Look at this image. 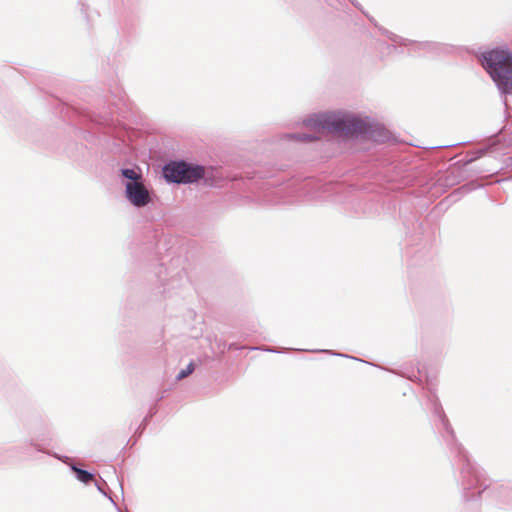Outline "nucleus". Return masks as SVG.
<instances>
[{
	"label": "nucleus",
	"instance_id": "nucleus-7",
	"mask_svg": "<svg viewBox=\"0 0 512 512\" xmlns=\"http://www.w3.org/2000/svg\"><path fill=\"white\" fill-rule=\"evenodd\" d=\"M492 497L499 505V507L504 509H512V486L510 485H500L496 488H493Z\"/></svg>",
	"mask_w": 512,
	"mask_h": 512
},
{
	"label": "nucleus",
	"instance_id": "nucleus-3",
	"mask_svg": "<svg viewBox=\"0 0 512 512\" xmlns=\"http://www.w3.org/2000/svg\"><path fill=\"white\" fill-rule=\"evenodd\" d=\"M480 62L499 92L512 95V52L508 48L496 47L483 52Z\"/></svg>",
	"mask_w": 512,
	"mask_h": 512
},
{
	"label": "nucleus",
	"instance_id": "nucleus-12",
	"mask_svg": "<svg viewBox=\"0 0 512 512\" xmlns=\"http://www.w3.org/2000/svg\"><path fill=\"white\" fill-rule=\"evenodd\" d=\"M285 137L287 139H293L299 142H311L318 139L316 135L309 134V133H289L286 134Z\"/></svg>",
	"mask_w": 512,
	"mask_h": 512
},
{
	"label": "nucleus",
	"instance_id": "nucleus-17",
	"mask_svg": "<svg viewBox=\"0 0 512 512\" xmlns=\"http://www.w3.org/2000/svg\"><path fill=\"white\" fill-rule=\"evenodd\" d=\"M312 352H323V353H327V354H331V355H335V356H340V357H345V358H351V359H357L355 357H351V356H348L346 354H343V353H336V352H333L332 350H311Z\"/></svg>",
	"mask_w": 512,
	"mask_h": 512
},
{
	"label": "nucleus",
	"instance_id": "nucleus-26",
	"mask_svg": "<svg viewBox=\"0 0 512 512\" xmlns=\"http://www.w3.org/2000/svg\"><path fill=\"white\" fill-rule=\"evenodd\" d=\"M23 447H13L10 449L11 452H20V450L22 449Z\"/></svg>",
	"mask_w": 512,
	"mask_h": 512
},
{
	"label": "nucleus",
	"instance_id": "nucleus-2",
	"mask_svg": "<svg viewBox=\"0 0 512 512\" xmlns=\"http://www.w3.org/2000/svg\"><path fill=\"white\" fill-rule=\"evenodd\" d=\"M304 124L311 128L323 129L352 138H363L375 143H385L391 139L390 131L375 121H366L357 116L340 113L315 114L305 119Z\"/></svg>",
	"mask_w": 512,
	"mask_h": 512
},
{
	"label": "nucleus",
	"instance_id": "nucleus-24",
	"mask_svg": "<svg viewBox=\"0 0 512 512\" xmlns=\"http://www.w3.org/2000/svg\"><path fill=\"white\" fill-rule=\"evenodd\" d=\"M109 116L108 115H105L102 119V121L99 122V124H108L109 123Z\"/></svg>",
	"mask_w": 512,
	"mask_h": 512
},
{
	"label": "nucleus",
	"instance_id": "nucleus-4",
	"mask_svg": "<svg viewBox=\"0 0 512 512\" xmlns=\"http://www.w3.org/2000/svg\"><path fill=\"white\" fill-rule=\"evenodd\" d=\"M162 176L168 184H193L203 180L205 186H213L214 179L207 175L203 165L185 160H171L162 168Z\"/></svg>",
	"mask_w": 512,
	"mask_h": 512
},
{
	"label": "nucleus",
	"instance_id": "nucleus-29",
	"mask_svg": "<svg viewBox=\"0 0 512 512\" xmlns=\"http://www.w3.org/2000/svg\"><path fill=\"white\" fill-rule=\"evenodd\" d=\"M120 490H121V492H122V494H123L124 492H123V487H122V485H121V484H120Z\"/></svg>",
	"mask_w": 512,
	"mask_h": 512
},
{
	"label": "nucleus",
	"instance_id": "nucleus-23",
	"mask_svg": "<svg viewBox=\"0 0 512 512\" xmlns=\"http://www.w3.org/2000/svg\"><path fill=\"white\" fill-rule=\"evenodd\" d=\"M29 445L34 447L37 451L39 452H44L43 449L40 447V445H38L37 443L33 442V441H30L29 442Z\"/></svg>",
	"mask_w": 512,
	"mask_h": 512
},
{
	"label": "nucleus",
	"instance_id": "nucleus-27",
	"mask_svg": "<svg viewBox=\"0 0 512 512\" xmlns=\"http://www.w3.org/2000/svg\"><path fill=\"white\" fill-rule=\"evenodd\" d=\"M82 13L87 16V7L83 4L81 8Z\"/></svg>",
	"mask_w": 512,
	"mask_h": 512
},
{
	"label": "nucleus",
	"instance_id": "nucleus-22",
	"mask_svg": "<svg viewBox=\"0 0 512 512\" xmlns=\"http://www.w3.org/2000/svg\"><path fill=\"white\" fill-rule=\"evenodd\" d=\"M348 1H349V2L354 6V7H356L357 9H359L360 11H362V12L364 13V11H363V9H362V6H361V4H360L357 0H348Z\"/></svg>",
	"mask_w": 512,
	"mask_h": 512
},
{
	"label": "nucleus",
	"instance_id": "nucleus-13",
	"mask_svg": "<svg viewBox=\"0 0 512 512\" xmlns=\"http://www.w3.org/2000/svg\"><path fill=\"white\" fill-rule=\"evenodd\" d=\"M157 411H158V409H157L156 404L154 406L150 407L148 414L144 417L141 424L137 427V429L135 431V435L138 434L140 436L143 433L147 424L149 423L151 418L157 413Z\"/></svg>",
	"mask_w": 512,
	"mask_h": 512
},
{
	"label": "nucleus",
	"instance_id": "nucleus-18",
	"mask_svg": "<svg viewBox=\"0 0 512 512\" xmlns=\"http://www.w3.org/2000/svg\"><path fill=\"white\" fill-rule=\"evenodd\" d=\"M369 21H370L371 23H373V24H374V26H375V27H377V28L379 29V31H380L383 35H385L387 38L389 37V34H391V33H392L391 31H389V30L385 29L384 27L378 26L377 22L375 21V19H374L373 17L369 18Z\"/></svg>",
	"mask_w": 512,
	"mask_h": 512
},
{
	"label": "nucleus",
	"instance_id": "nucleus-6",
	"mask_svg": "<svg viewBox=\"0 0 512 512\" xmlns=\"http://www.w3.org/2000/svg\"><path fill=\"white\" fill-rule=\"evenodd\" d=\"M412 49L410 50L411 53L422 55V54H429V55H441V54H448L452 50V46L436 42V41H421L417 42L414 41L412 44Z\"/></svg>",
	"mask_w": 512,
	"mask_h": 512
},
{
	"label": "nucleus",
	"instance_id": "nucleus-19",
	"mask_svg": "<svg viewBox=\"0 0 512 512\" xmlns=\"http://www.w3.org/2000/svg\"><path fill=\"white\" fill-rule=\"evenodd\" d=\"M53 456H54L55 458H57L58 460H60V461H62V462H64V463H66V464H67V463H68V461L70 460V458H69L68 456H60V455H58V454H53Z\"/></svg>",
	"mask_w": 512,
	"mask_h": 512
},
{
	"label": "nucleus",
	"instance_id": "nucleus-8",
	"mask_svg": "<svg viewBox=\"0 0 512 512\" xmlns=\"http://www.w3.org/2000/svg\"><path fill=\"white\" fill-rule=\"evenodd\" d=\"M70 469L74 473L76 479L84 484H89L94 480L95 475L92 472H89L83 468L78 467L75 463L69 465Z\"/></svg>",
	"mask_w": 512,
	"mask_h": 512
},
{
	"label": "nucleus",
	"instance_id": "nucleus-5",
	"mask_svg": "<svg viewBox=\"0 0 512 512\" xmlns=\"http://www.w3.org/2000/svg\"><path fill=\"white\" fill-rule=\"evenodd\" d=\"M125 197L136 208L146 207L152 202V194L144 184L142 173L133 168L120 169Z\"/></svg>",
	"mask_w": 512,
	"mask_h": 512
},
{
	"label": "nucleus",
	"instance_id": "nucleus-25",
	"mask_svg": "<svg viewBox=\"0 0 512 512\" xmlns=\"http://www.w3.org/2000/svg\"><path fill=\"white\" fill-rule=\"evenodd\" d=\"M263 350L267 351V352H272V353H278L279 352L276 348H273V347L265 348Z\"/></svg>",
	"mask_w": 512,
	"mask_h": 512
},
{
	"label": "nucleus",
	"instance_id": "nucleus-21",
	"mask_svg": "<svg viewBox=\"0 0 512 512\" xmlns=\"http://www.w3.org/2000/svg\"><path fill=\"white\" fill-rule=\"evenodd\" d=\"M348 1H349V2L354 6V7H356L357 9H359L360 11H362V12L364 13V11H363V9H362V6H361V4H360L357 0H348Z\"/></svg>",
	"mask_w": 512,
	"mask_h": 512
},
{
	"label": "nucleus",
	"instance_id": "nucleus-14",
	"mask_svg": "<svg viewBox=\"0 0 512 512\" xmlns=\"http://www.w3.org/2000/svg\"><path fill=\"white\" fill-rule=\"evenodd\" d=\"M195 370V364L193 361H191L185 369H182L176 376V380L180 381L190 374H192Z\"/></svg>",
	"mask_w": 512,
	"mask_h": 512
},
{
	"label": "nucleus",
	"instance_id": "nucleus-1",
	"mask_svg": "<svg viewBox=\"0 0 512 512\" xmlns=\"http://www.w3.org/2000/svg\"><path fill=\"white\" fill-rule=\"evenodd\" d=\"M431 409L434 416L438 419L437 426L439 432L451 453L458 458L460 465V473L457 478L458 485L461 489L462 497L465 501L476 500L482 493L488 490L485 484L484 474L479 467L473 463L466 450L457 442L453 428L443 410L439 399L435 394L429 397Z\"/></svg>",
	"mask_w": 512,
	"mask_h": 512
},
{
	"label": "nucleus",
	"instance_id": "nucleus-15",
	"mask_svg": "<svg viewBox=\"0 0 512 512\" xmlns=\"http://www.w3.org/2000/svg\"><path fill=\"white\" fill-rule=\"evenodd\" d=\"M492 146H487L481 149H478L476 152H474L473 156L470 157L465 161V164H470L477 159L481 158L483 155H485L489 150H491Z\"/></svg>",
	"mask_w": 512,
	"mask_h": 512
},
{
	"label": "nucleus",
	"instance_id": "nucleus-9",
	"mask_svg": "<svg viewBox=\"0 0 512 512\" xmlns=\"http://www.w3.org/2000/svg\"><path fill=\"white\" fill-rule=\"evenodd\" d=\"M388 39L392 41V45H388L385 42L380 43L381 46L386 47L388 50H394L396 48V45L407 47L412 46V44L414 43V40L403 38L393 32L389 34Z\"/></svg>",
	"mask_w": 512,
	"mask_h": 512
},
{
	"label": "nucleus",
	"instance_id": "nucleus-11",
	"mask_svg": "<svg viewBox=\"0 0 512 512\" xmlns=\"http://www.w3.org/2000/svg\"><path fill=\"white\" fill-rule=\"evenodd\" d=\"M183 281V275L181 272H178L176 275L172 276L171 279L165 283H162L163 293H170L172 289L178 288Z\"/></svg>",
	"mask_w": 512,
	"mask_h": 512
},
{
	"label": "nucleus",
	"instance_id": "nucleus-28",
	"mask_svg": "<svg viewBox=\"0 0 512 512\" xmlns=\"http://www.w3.org/2000/svg\"><path fill=\"white\" fill-rule=\"evenodd\" d=\"M163 398H164V395L162 394V395H160L159 397H157L156 402L161 401Z\"/></svg>",
	"mask_w": 512,
	"mask_h": 512
},
{
	"label": "nucleus",
	"instance_id": "nucleus-16",
	"mask_svg": "<svg viewBox=\"0 0 512 512\" xmlns=\"http://www.w3.org/2000/svg\"><path fill=\"white\" fill-rule=\"evenodd\" d=\"M103 485H107L105 480H103L102 478H100V481L98 480H95V486L97 488V490L103 494L105 497H107L115 506H116V503L115 501L113 500V498L110 496V494L104 489Z\"/></svg>",
	"mask_w": 512,
	"mask_h": 512
},
{
	"label": "nucleus",
	"instance_id": "nucleus-20",
	"mask_svg": "<svg viewBox=\"0 0 512 512\" xmlns=\"http://www.w3.org/2000/svg\"><path fill=\"white\" fill-rule=\"evenodd\" d=\"M348 1H349V2L354 6V7H356L357 9H359L360 11H362V12L364 13V11H363V9H362V6H361V4H360L357 0H348Z\"/></svg>",
	"mask_w": 512,
	"mask_h": 512
},
{
	"label": "nucleus",
	"instance_id": "nucleus-10",
	"mask_svg": "<svg viewBox=\"0 0 512 512\" xmlns=\"http://www.w3.org/2000/svg\"><path fill=\"white\" fill-rule=\"evenodd\" d=\"M388 39L392 41V45H388L385 42L380 43L381 46L386 47L388 50H394L396 48V45L407 47L412 46V44L414 43V40L403 38L393 32L389 34Z\"/></svg>",
	"mask_w": 512,
	"mask_h": 512
}]
</instances>
